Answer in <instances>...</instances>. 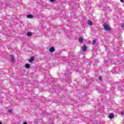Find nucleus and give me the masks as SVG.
Here are the masks:
<instances>
[{
    "label": "nucleus",
    "mask_w": 124,
    "mask_h": 124,
    "mask_svg": "<svg viewBox=\"0 0 124 124\" xmlns=\"http://www.w3.org/2000/svg\"><path fill=\"white\" fill-rule=\"evenodd\" d=\"M28 124V122H24L23 124Z\"/></svg>",
    "instance_id": "6ab92c4d"
},
{
    "label": "nucleus",
    "mask_w": 124,
    "mask_h": 124,
    "mask_svg": "<svg viewBox=\"0 0 124 124\" xmlns=\"http://www.w3.org/2000/svg\"><path fill=\"white\" fill-rule=\"evenodd\" d=\"M86 10H87L88 11H89L90 10V8H86Z\"/></svg>",
    "instance_id": "412c9836"
},
{
    "label": "nucleus",
    "mask_w": 124,
    "mask_h": 124,
    "mask_svg": "<svg viewBox=\"0 0 124 124\" xmlns=\"http://www.w3.org/2000/svg\"><path fill=\"white\" fill-rule=\"evenodd\" d=\"M49 52H50V53L55 52V47H54V46H51L49 49Z\"/></svg>",
    "instance_id": "7ed1b4c3"
},
{
    "label": "nucleus",
    "mask_w": 124,
    "mask_h": 124,
    "mask_svg": "<svg viewBox=\"0 0 124 124\" xmlns=\"http://www.w3.org/2000/svg\"><path fill=\"white\" fill-rule=\"evenodd\" d=\"M120 114H121V115H124V111H121V112H120Z\"/></svg>",
    "instance_id": "dca6fc26"
},
{
    "label": "nucleus",
    "mask_w": 124,
    "mask_h": 124,
    "mask_svg": "<svg viewBox=\"0 0 124 124\" xmlns=\"http://www.w3.org/2000/svg\"><path fill=\"white\" fill-rule=\"evenodd\" d=\"M105 63L106 64H107L108 63V62L105 61Z\"/></svg>",
    "instance_id": "a211bd4d"
},
{
    "label": "nucleus",
    "mask_w": 124,
    "mask_h": 124,
    "mask_svg": "<svg viewBox=\"0 0 124 124\" xmlns=\"http://www.w3.org/2000/svg\"><path fill=\"white\" fill-rule=\"evenodd\" d=\"M95 42H96V41L95 40H93L92 42L93 45H94V44H95Z\"/></svg>",
    "instance_id": "ddd939ff"
},
{
    "label": "nucleus",
    "mask_w": 124,
    "mask_h": 124,
    "mask_svg": "<svg viewBox=\"0 0 124 124\" xmlns=\"http://www.w3.org/2000/svg\"><path fill=\"white\" fill-rule=\"evenodd\" d=\"M26 18H27L28 19H32L34 18V16H27Z\"/></svg>",
    "instance_id": "9d476101"
},
{
    "label": "nucleus",
    "mask_w": 124,
    "mask_h": 124,
    "mask_svg": "<svg viewBox=\"0 0 124 124\" xmlns=\"http://www.w3.org/2000/svg\"><path fill=\"white\" fill-rule=\"evenodd\" d=\"M78 40H79V43H83V38L80 37L78 39Z\"/></svg>",
    "instance_id": "0eeeda50"
},
{
    "label": "nucleus",
    "mask_w": 124,
    "mask_h": 124,
    "mask_svg": "<svg viewBox=\"0 0 124 124\" xmlns=\"http://www.w3.org/2000/svg\"><path fill=\"white\" fill-rule=\"evenodd\" d=\"M51 2H54V1H56V0H50Z\"/></svg>",
    "instance_id": "f3484780"
},
{
    "label": "nucleus",
    "mask_w": 124,
    "mask_h": 124,
    "mask_svg": "<svg viewBox=\"0 0 124 124\" xmlns=\"http://www.w3.org/2000/svg\"><path fill=\"white\" fill-rule=\"evenodd\" d=\"M114 114L113 113H111L108 115V118L109 119H113V118H114Z\"/></svg>",
    "instance_id": "423d86ee"
},
{
    "label": "nucleus",
    "mask_w": 124,
    "mask_h": 124,
    "mask_svg": "<svg viewBox=\"0 0 124 124\" xmlns=\"http://www.w3.org/2000/svg\"><path fill=\"white\" fill-rule=\"evenodd\" d=\"M98 79L100 81H101V80H102V77H99Z\"/></svg>",
    "instance_id": "2eb2a0df"
},
{
    "label": "nucleus",
    "mask_w": 124,
    "mask_h": 124,
    "mask_svg": "<svg viewBox=\"0 0 124 124\" xmlns=\"http://www.w3.org/2000/svg\"><path fill=\"white\" fill-rule=\"evenodd\" d=\"M122 28H124V24H123L122 25Z\"/></svg>",
    "instance_id": "5701e85b"
},
{
    "label": "nucleus",
    "mask_w": 124,
    "mask_h": 124,
    "mask_svg": "<svg viewBox=\"0 0 124 124\" xmlns=\"http://www.w3.org/2000/svg\"><path fill=\"white\" fill-rule=\"evenodd\" d=\"M26 16H33L32 15H26Z\"/></svg>",
    "instance_id": "aec40b11"
},
{
    "label": "nucleus",
    "mask_w": 124,
    "mask_h": 124,
    "mask_svg": "<svg viewBox=\"0 0 124 124\" xmlns=\"http://www.w3.org/2000/svg\"><path fill=\"white\" fill-rule=\"evenodd\" d=\"M83 52H86L87 51V49H88V47L84 45L82 47Z\"/></svg>",
    "instance_id": "f03ea898"
},
{
    "label": "nucleus",
    "mask_w": 124,
    "mask_h": 124,
    "mask_svg": "<svg viewBox=\"0 0 124 124\" xmlns=\"http://www.w3.org/2000/svg\"><path fill=\"white\" fill-rule=\"evenodd\" d=\"M0 124H2V123H1V122H0Z\"/></svg>",
    "instance_id": "b1692460"
},
{
    "label": "nucleus",
    "mask_w": 124,
    "mask_h": 124,
    "mask_svg": "<svg viewBox=\"0 0 124 124\" xmlns=\"http://www.w3.org/2000/svg\"><path fill=\"white\" fill-rule=\"evenodd\" d=\"M25 67L26 68H30V67H31V65L29 63H27L25 64Z\"/></svg>",
    "instance_id": "1a4fd4ad"
},
{
    "label": "nucleus",
    "mask_w": 124,
    "mask_h": 124,
    "mask_svg": "<svg viewBox=\"0 0 124 124\" xmlns=\"http://www.w3.org/2000/svg\"><path fill=\"white\" fill-rule=\"evenodd\" d=\"M121 2H124V0H120Z\"/></svg>",
    "instance_id": "4be33fe9"
},
{
    "label": "nucleus",
    "mask_w": 124,
    "mask_h": 124,
    "mask_svg": "<svg viewBox=\"0 0 124 124\" xmlns=\"http://www.w3.org/2000/svg\"><path fill=\"white\" fill-rule=\"evenodd\" d=\"M87 24L89 26H93V22L91 20H88L87 21Z\"/></svg>",
    "instance_id": "39448f33"
},
{
    "label": "nucleus",
    "mask_w": 124,
    "mask_h": 124,
    "mask_svg": "<svg viewBox=\"0 0 124 124\" xmlns=\"http://www.w3.org/2000/svg\"><path fill=\"white\" fill-rule=\"evenodd\" d=\"M27 36H31V32H28L27 33Z\"/></svg>",
    "instance_id": "f8f14e48"
},
{
    "label": "nucleus",
    "mask_w": 124,
    "mask_h": 124,
    "mask_svg": "<svg viewBox=\"0 0 124 124\" xmlns=\"http://www.w3.org/2000/svg\"><path fill=\"white\" fill-rule=\"evenodd\" d=\"M34 61V57H31L29 60L30 62H33Z\"/></svg>",
    "instance_id": "6e6552de"
},
{
    "label": "nucleus",
    "mask_w": 124,
    "mask_h": 124,
    "mask_svg": "<svg viewBox=\"0 0 124 124\" xmlns=\"http://www.w3.org/2000/svg\"><path fill=\"white\" fill-rule=\"evenodd\" d=\"M12 111L13 110L12 109H9L8 110V112L10 113V114H12V113H13Z\"/></svg>",
    "instance_id": "4468645a"
},
{
    "label": "nucleus",
    "mask_w": 124,
    "mask_h": 124,
    "mask_svg": "<svg viewBox=\"0 0 124 124\" xmlns=\"http://www.w3.org/2000/svg\"><path fill=\"white\" fill-rule=\"evenodd\" d=\"M11 62H15V58H14L13 55H11Z\"/></svg>",
    "instance_id": "20e7f679"
},
{
    "label": "nucleus",
    "mask_w": 124,
    "mask_h": 124,
    "mask_svg": "<svg viewBox=\"0 0 124 124\" xmlns=\"http://www.w3.org/2000/svg\"><path fill=\"white\" fill-rule=\"evenodd\" d=\"M71 60V58H68V57H67V58L66 59V62H70V61Z\"/></svg>",
    "instance_id": "9b49d317"
},
{
    "label": "nucleus",
    "mask_w": 124,
    "mask_h": 124,
    "mask_svg": "<svg viewBox=\"0 0 124 124\" xmlns=\"http://www.w3.org/2000/svg\"><path fill=\"white\" fill-rule=\"evenodd\" d=\"M104 29L105 30V31H111V28H110V26L108 25L107 23H105L103 25Z\"/></svg>",
    "instance_id": "f257e3e1"
}]
</instances>
